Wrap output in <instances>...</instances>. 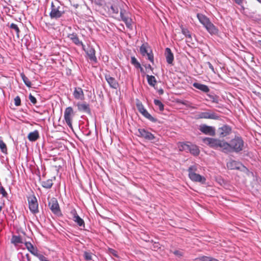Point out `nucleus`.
Wrapping results in <instances>:
<instances>
[{
	"instance_id": "f257e3e1",
	"label": "nucleus",
	"mask_w": 261,
	"mask_h": 261,
	"mask_svg": "<svg viewBox=\"0 0 261 261\" xmlns=\"http://www.w3.org/2000/svg\"><path fill=\"white\" fill-rule=\"evenodd\" d=\"M197 17L199 22L211 35L218 34L219 32L218 29L214 25L207 16L201 13H197Z\"/></svg>"
},
{
	"instance_id": "f03ea898",
	"label": "nucleus",
	"mask_w": 261,
	"mask_h": 261,
	"mask_svg": "<svg viewBox=\"0 0 261 261\" xmlns=\"http://www.w3.org/2000/svg\"><path fill=\"white\" fill-rule=\"evenodd\" d=\"M197 168L196 165L191 166L188 169L189 177L190 179L194 182H199L201 184H204L206 181L205 178L196 173Z\"/></svg>"
},
{
	"instance_id": "7ed1b4c3",
	"label": "nucleus",
	"mask_w": 261,
	"mask_h": 261,
	"mask_svg": "<svg viewBox=\"0 0 261 261\" xmlns=\"http://www.w3.org/2000/svg\"><path fill=\"white\" fill-rule=\"evenodd\" d=\"M230 146L229 152H239L242 151L244 147V141L241 137H236L229 143Z\"/></svg>"
},
{
	"instance_id": "20e7f679",
	"label": "nucleus",
	"mask_w": 261,
	"mask_h": 261,
	"mask_svg": "<svg viewBox=\"0 0 261 261\" xmlns=\"http://www.w3.org/2000/svg\"><path fill=\"white\" fill-rule=\"evenodd\" d=\"M241 11L243 14L255 21L261 20V15L256 13L255 8L252 6L247 7H241Z\"/></svg>"
},
{
	"instance_id": "39448f33",
	"label": "nucleus",
	"mask_w": 261,
	"mask_h": 261,
	"mask_svg": "<svg viewBox=\"0 0 261 261\" xmlns=\"http://www.w3.org/2000/svg\"><path fill=\"white\" fill-rule=\"evenodd\" d=\"M140 52L143 56H147V59L152 64L154 63L153 54L147 43H143L140 48Z\"/></svg>"
},
{
	"instance_id": "423d86ee",
	"label": "nucleus",
	"mask_w": 261,
	"mask_h": 261,
	"mask_svg": "<svg viewBox=\"0 0 261 261\" xmlns=\"http://www.w3.org/2000/svg\"><path fill=\"white\" fill-rule=\"evenodd\" d=\"M29 208L30 211L34 214L39 212L38 203L35 196L33 194L28 197Z\"/></svg>"
},
{
	"instance_id": "0eeeda50",
	"label": "nucleus",
	"mask_w": 261,
	"mask_h": 261,
	"mask_svg": "<svg viewBox=\"0 0 261 261\" xmlns=\"http://www.w3.org/2000/svg\"><path fill=\"white\" fill-rule=\"evenodd\" d=\"M74 116V112L72 107L66 108L64 111V118L67 125L72 128V120Z\"/></svg>"
},
{
	"instance_id": "6e6552de",
	"label": "nucleus",
	"mask_w": 261,
	"mask_h": 261,
	"mask_svg": "<svg viewBox=\"0 0 261 261\" xmlns=\"http://www.w3.org/2000/svg\"><path fill=\"white\" fill-rule=\"evenodd\" d=\"M136 106L139 112L146 118L148 119L151 122H156V119L153 117L144 108L142 103L137 100L136 102Z\"/></svg>"
},
{
	"instance_id": "1a4fd4ad",
	"label": "nucleus",
	"mask_w": 261,
	"mask_h": 261,
	"mask_svg": "<svg viewBox=\"0 0 261 261\" xmlns=\"http://www.w3.org/2000/svg\"><path fill=\"white\" fill-rule=\"evenodd\" d=\"M64 13V11L61 10V7L59 5H56L51 4V11L49 15L51 19H58L60 18Z\"/></svg>"
},
{
	"instance_id": "9d476101",
	"label": "nucleus",
	"mask_w": 261,
	"mask_h": 261,
	"mask_svg": "<svg viewBox=\"0 0 261 261\" xmlns=\"http://www.w3.org/2000/svg\"><path fill=\"white\" fill-rule=\"evenodd\" d=\"M180 150L189 151L191 153L195 156L199 155L200 153L198 146L193 144L189 145L186 143H182L180 147Z\"/></svg>"
},
{
	"instance_id": "9b49d317",
	"label": "nucleus",
	"mask_w": 261,
	"mask_h": 261,
	"mask_svg": "<svg viewBox=\"0 0 261 261\" xmlns=\"http://www.w3.org/2000/svg\"><path fill=\"white\" fill-rule=\"evenodd\" d=\"M197 118L199 119H210L218 120L219 119V116L215 113L211 111L207 112H200L197 115Z\"/></svg>"
},
{
	"instance_id": "f8f14e48",
	"label": "nucleus",
	"mask_w": 261,
	"mask_h": 261,
	"mask_svg": "<svg viewBox=\"0 0 261 261\" xmlns=\"http://www.w3.org/2000/svg\"><path fill=\"white\" fill-rule=\"evenodd\" d=\"M48 206L51 212L56 215H59L61 213L59 205L56 198H53L48 202Z\"/></svg>"
},
{
	"instance_id": "ddd939ff",
	"label": "nucleus",
	"mask_w": 261,
	"mask_h": 261,
	"mask_svg": "<svg viewBox=\"0 0 261 261\" xmlns=\"http://www.w3.org/2000/svg\"><path fill=\"white\" fill-rule=\"evenodd\" d=\"M139 137L144 138L148 140H152L155 138L154 136L150 132L146 130L144 128H139L138 130Z\"/></svg>"
},
{
	"instance_id": "4468645a",
	"label": "nucleus",
	"mask_w": 261,
	"mask_h": 261,
	"mask_svg": "<svg viewBox=\"0 0 261 261\" xmlns=\"http://www.w3.org/2000/svg\"><path fill=\"white\" fill-rule=\"evenodd\" d=\"M199 130L201 132L205 135H209L213 136L215 135V129L214 127L206 125V124H202L200 125Z\"/></svg>"
},
{
	"instance_id": "2eb2a0df",
	"label": "nucleus",
	"mask_w": 261,
	"mask_h": 261,
	"mask_svg": "<svg viewBox=\"0 0 261 261\" xmlns=\"http://www.w3.org/2000/svg\"><path fill=\"white\" fill-rule=\"evenodd\" d=\"M203 142L211 147L217 148H218L219 139L206 137L203 139Z\"/></svg>"
},
{
	"instance_id": "dca6fc26",
	"label": "nucleus",
	"mask_w": 261,
	"mask_h": 261,
	"mask_svg": "<svg viewBox=\"0 0 261 261\" xmlns=\"http://www.w3.org/2000/svg\"><path fill=\"white\" fill-rule=\"evenodd\" d=\"M203 142L211 147L217 148H218L219 139L206 137L203 139Z\"/></svg>"
},
{
	"instance_id": "f3484780",
	"label": "nucleus",
	"mask_w": 261,
	"mask_h": 261,
	"mask_svg": "<svg viewBox=\"0 0 261 261\" xmlns=\"http://www.w3.org/2000/svg\"><path fill=\"white\" fill-rule=\"evenodd\" d=\"M85 52L86 53L89 59L91 61H92L94 63H97V60L95 56V50L92 47L88 46L87 48L84 47V49H83Z\"/></svg>"
},
{
	"instance_id": "a211bd4d",
	"label": "nucleus",
	"mask_w": 261,
	"mask_h": 261,
	"mask_svg": "<svg viewBox=\"0 0 261 261\" xmlns=\"http://www.w3.org/2000/svg\"><path fill=\"white\" fill-rule=\"evenodd\" d=\"M231 131L230 127L228 125H224L218 129V133L220 138L225 137L229 135Z\"/></svg>"
},
{
	"instance_id": "6ab92c4d",
	"label": "nucleus",
	"mask_w": 261,
	"mask_h": 261,
	"mask_svg": "<svg viewBox=\"0 0 261 261\" xmlns=\"http://www.w3.org/2000/svg\"><path fill=\"white\" fill-rule=\"evenodd\" d=\"M105 79L111 88L115 89L118 88L119 84L114 77L111 76L109 74H106Z\"/></svg>"
},
{
	"instance_id": "aec40b11",
	"label": "nucleus",
	"mask_w": 261,
	"mask_h": 261,
	"mask_svg": "<svg viewBox=\"0 0 261 261\" xmlns=\"http://www.w3.org/2000/svg\"><path fill=\"white\" fill-rule=\"evenodd\" d=\"M73 95L76 99L83 100L85 98L83 90L81 87H75L74 88Z\"/></svg>"
},
{
	"instance_id": "412c9836",
	"label": "nucleus",
	"mask_w": 261,
	"mask_h": 261,
	"mask_svg": "<svg viewBox=\"0 0 261 261\" xmlns=\"http://www.w3.org/2000/svg\"><path fill=\"white\" fill-rule=\"evenodd\" d=\"M24 244L28 251H30L34 255L38 257V255H41V254L38 253L37 248L34 247L31 243L29 242H26Z\"/></svg>"
},
{
	"instance_id": "4be33fe9",
	"label": "nucleus",
	"mask_w": 261,
	"mask_h": 261,
	"mask_svg": "<svg viewBox=\"0 0 261 261\" xmlns=\"http://www.w3.org/2000/svg\"><path fill=\"white\" fill-rule=\"evenodd\" d=\"M165 57L166 61L169 64H172L174 60V56L170 48L167 47L165 49Z\"/></svg>"
},
{
	"instance_id": "5701e85b",
	"label": "nucleus",
	"mask_w": 261,
	"mask_h": 261,
	"mask_svg": "<svg viewBox=\"0 0 261 261\" xmlns=\"http://www.w3.org/2000/svg\"><path fill=\"white\" fill-rule=\"evenodd\" d=\"M120 16L121 19L125 22L127 27L130 28L132 27V19L125 14L124 11L121 10L120 11Z\"/></svg>"
},
{
	"instance_id": "b1692460",
	"label": "nucleus",
	"mask_w": 261,
	"mask_h": 261,
	"mask_svg": "<svg viewBox=\"0 0 261 261\" xmlns=\"http://www.w3.org/2000/svg\"><path fill=\"white\" fill-rule=\"evenodd\" d=\"M68 38L72 40V41L77 45H82L83 49H84L85 45L83 44L82 41H80L77 36L75 34H69Z\"/></svg>"
},
{
	"instance_id": "393cba45",
	"label": "nucleus",
	"mask_w": 261,
	"mask_h": 261,
	"mask_svg": "<svg viewBox=\"0 0 261 261\" xmlns=\"http://www.w3.org/2000/svg\"><path fill=\"white\" fill-rule=\"evenodd\" d=\"M229 143L224 141V140H219L218 147L222 148V151L224 153H229Z\"/></svg>"
},
{
	"instance_id": "a878e982",
	"label": "nucleus",
	"mask_w": 261,
	"mask_h": 261,
	"mask_svg": "<svg viewBox=\"0 0 261 261\" xmlns=\"http://www.w3.org/2000/svg\"><path fill=\"white\" fill-rule=\"evenodd\" d=\"M241 164L236 161H230L227 163V167L230 170L239 169Z\"/></svg>"
},
{
	"instance_id": "bb28decb",
	"label": "nucleus",
	"mask_w": 261,
	"mask_h": 261,
	"mask_svg": "<svg viewBox=\"0 0 261 261\" xmlns=\"http://www.w3.org/2000/svg\"><path fill=\"white\" fill-rule=\"evenodd\" d=\"M193 86L195 88L199 89L203 92L207 93L210 91L208 87L205 85L198 83H193Z\"/></svg>"
},
{
	"instance_id": "cd10ccee",
	"label": "nucleus",
	"mask_w": 261,
	"mask_h": 261,
	"mask_svg": "<svg viewBox=\"0 0 261 261\" xmlns=\"http://www.w3.org/2000/svg\"><path fill=\"white\" fill-rule=\"evenodd\" d=\"M77 107L79 111L84 112L86 113H90V109L88 104L86 103H77Z\"/></svg>"
},
{
	"instance_id": "c85d7f7f",
	"label": "nucleus",
	"mask_w": 261,
	"mask_h": 261,
	"mask_svg": "<svg viewBox=\"0 0 261 261\" xmlns=\"http://www.w3.org/2000/svg\"><path fill=\"white\" fill-rule=\"evenodd\" d=\"M39 138V134L38 130H36L31 132L28 136V139L32 142L36 141Z\"/></svg>"
},
{
	"instance_id": "c756f323",
	"label": "nucleus",
	"mask_w": 261,
	"mask_h": 261,
	"mask_svg": "<svg viewBox=\"0 0 261 261\" xmlns=\"http://www.w3.org/2000/svg\"><path fill=\"white\" fill-rule=\"evenodd\" d=\"M146 77L148 84L150 86L154 87L157 82L155 77L153 75H147Z\"/></svg>"
},
{
	"instance_id": "7c9ffc66",
	"label": "nucleus",
	"mask_w": 261,
	"mask_h": 261,
	"mask_svg": "<svg viewBox=\"0 0 261 261\" xmlns=\"http://www.w3.org/2000/svg\"><path fill=\"white\" fill-rule=\"evenodd\" d=\"M53 185V182L52 179H48L47 180H46L45 181H42L41 182V185L42 186L46 189H50L51 188Z\"/></svg>"
},
{
	"instance_id": "2f4dec72",
	"label": "nucleus",
	"mask_w": 261,
	"mask_h": 261,
	"mask_svg": "<svg viewBox=\"0 0 261 261\" xmlns=\"http://www.w3.org/2000/svg\"><path fill=\"white\" fill-rule=\"evenodd\" d=\"M10 28L12 30V31H14L16 33L17 37L19 38V33L20 31L18 25L16 24L12 23L10 24Z\"/></svg>"
},
{
	"instance_id": "473e14b6",
	"label": "nucleus",
	"mask_w": 261,
	"mask_h": 261,
	"mask_svg": "<svg viewBox=\"0 0 261 261\" xmlns=\"http://www.w3.org/2000/svg\"><path fill=\"white\" fill-rule=\"evenodd\" d=\"M75 222L77 223V224L80 226H83V227H85V222L84 220L80 217L79 215L76 216L74 219H72Z\"/></svg>"
},
{
	"instance_id": "72a5a7b5",
	"label": "nucleus",
	"mask_w": 261,
	"mask_h": 261,
	"mask_svg": "<svg viewBox=\"0 0 261 261\" xmlns=\"http://www.w3.org/2000/svg\"><path fill=\"white\" fill-rule=\"evenodd\" d=\"M197 261H219L217 259L212 257L203 256L196 259Z\"/></svg>"
},
{
	"instance_id": "f704fd0d",
	"label": "nucleus",
	"mask_w": 261,
	"mask_h": 261,
	"mask_svg": "<svg viewBox=\"0 0 261 261\" xmlns=\"http://www.w3.org/2000/svg\"><path fill=\"white\" fill-rule=\"evenodd\" d=\"M21 77L23 81V82L24 83L25 85L28 87H31V86H32V83L31 82V81L29 80V79L24 75V73H21Z\"/></svg>"
},
{
	"instance_id": "c9c22d12",
	"label": "nucleus",
	"mask_w": 261,
	"mask_h": 261,
	"mask_svg": "<svg viewBox=\"0 0 261 261\" xmlns=\"http://www.w3.org/2000/svg\"><path fill=\"white\" fill-rule=\"evenodd\" d=\"M11 243L14 244L22 243L21 238L20 236H13L11 239Z\"/></svg>"
},
{
	"instance_id": "e433bc0d",
	"label": "nucleus",
	"mask_w": 261,
	"mask_h": 261,
	"mask_svg": "<svg viewBox=\"0 0 261 261\" xmlns=\"http://www.w3.org/2000/svg\"><path fill=\"white\" fill-rule=\"evenodd\" d=\"M93 253L90 252H88V251H84V257L85 258V260H86L87 261H91L92 260V259H93V257H92V256H93Z\"/></svg>"
},
{
	"instance_id": "4c0bfd02",
	"label": "nucleus",
	"mask_w": 261,
	"mask_h": 261,
	"mask_svg": "<svg viewBox=\"0 0 261 261\" xmlns=\"http://www.w3.org/2000/svg\"><path fill=\"white\" fill-rule=\"evenodd\" d=\"M0 149L3 153H7V148L6 144L3 141V140L0 139Z\"/></svg>"
},
{
	"instance_id": "58836bf2",
	"label": "nucleus",
	"mask_w": 261,
	"mask_h": 261,
	"mask_svg": "<svg viewBox=\"0 0 261 261\" xmlns=\"http://www.w3.org/2000/svg\"><path fill=\"white\" fill-rule=\"evenodd\" d=\"M154 103L156 106L159 107V109L161 111H163L164 110V105L160 100L154 99Z\"/></svg>"
},
{
	"instance_id": "ea45409f",
	"label": "nucleus",
	"mask_w": 261,
	"mask_h": 261,
	"mask_svg": "<svg viewBox=\"0 0 261 261\" xmlns=\"http://www.w3.org/2000/svg\"><path fill=\"white\" fill-rule=\"evenodd\" d=\"M131 63L135 66L136 68L140 67V64L138 62L135 57H131Z\"/></svg>"
},
{
	"instance_id": "a19ab883",
	"label": "nucleus",
	"mask_w": 261,
	"mask_h": 261,
	"mask_svg": "<svg viewBox=\"0 0 261 261\" xmlns=\"http://www.w3.org/2000/svg\"><path fill=\"white\" fill-rule=\"evenodd\" d=\"M151 249L154 251H158L161 249V245L158 242H154L151 247Z\"/></svg>"
},
{
	"instance_id": "79ce46f5",
	"label": "nucleus",
	"mask_w": 261,
	"mask_h": 261,
	"mask_svg": "<svg viewBox=\"0 0 261 261\" xmlns=\"http://www.w3.org/2000/svg\"><path fill=\"white\" fill-rule=\"evenodd\" d=\"M77 215H78L77 214L76 211L74 208H71L70 210V211L69 212V216L71 219H74V218Z\"/></svg>"
},
{
	"instance_id": "37998d69",
	"label": "nucleus",
	"mask_w": 261,
	"mask_h": 261,
	"mask_svg": "<svg viewBox=\"0 0 261 261\" xmlns=\"http://www.w3.org/2000/svg\"><path fill=\"white\" fill-rule=\"evenodd\" d=\"M181 32L182 33V34L185 35V36H186L189 38H191V35L190 34V32L189 31V30L188 29L182 28L181 29Z\"/></svg>"
},
{
	"instance_id": "c03bdc74",
	"label": "nucleus",
	"mask_w": 261,
	"mask_h": 261,
	"mask_svg": "<svg viewBox=\"0 0 261 261\" xmlns=\"http://www.w3.org/2000/svg\"><path fill=\"white\" fill-rule=\"evenodd\" d=\"M0 192L2 194L3 197H7L8 194L7 192L5 191L4 188L2 186V185H0Z\"/></svg>"
},
{
	"instance_id": "a18cd8bd",
	"label": "nucleus",
	"mask_w": 261,
	"mask_h": 261,
	"mask_svg": "<svg viewBox=\"0 0 261 261\" xmlns=\"http://www.w3.org/2000/svg\"><path fill=\"white\" fill-rule=\"evenodd\" d=\"M14 103L16 106H19L21 105V99L19 96H17L14 98Z\"/></svg>"
},
{
	"instance_id": "49530a36",
	"label": "nucleus",
	"mask_w": 261,
	"mask_h": 261,
	"mask_svg": "<svg viewBox=\"0 0 261 261\" xmlns=\"http://www.w3.org/2000/svg\"><path fill=\"white\" fill-rule=\"evenodd\" d=\"M29 99L31 101V102L33 104V105H35L37 103V99L34 96H33L31 94H30L29 95Z\"/></svg>"
},
{
	"instance_id": "de8ad7c7",
	"label": "nucleus",
	"mask_w": 261,
	"mask_h": 261,
	"mask_svg": "<svg viewBox=\"0 0 261 261\" xmlns=\"http://www.w3.org/2000/svg\"><path fill=\"white\" fill-rule=\"evenodd\" d=\"M38 257L40 261H49L47 257L44 256L43 255H38Z\"/></svg>"
},
{
	"instance_id": "09e8293b",
	"label": "nucleus",
	"mask_w": 261,
	"mask_h": 261,
	"mask_svg": "<svg viewBox=\"0 0 261 261\" xmlns=\"http://www.w3.org/2000/svg\"><path fill=\"white\" fill-rule=\"evenodd\" d=\"M206 64L208 65V67L211 69L213 73H215L216 72L214 68V66L212 65V64L210 62H207Z\"/></svg>"
},
{
	"instance_id": "8fccbe9b",
	"label": "nucleus",
	"mask_w": 261,
	"mask_h": 261,
	"mask_svg": "<svg viewBox=\"0 0 261 261\" xmlns=\"http://www.w3.org/2000/svg\"><path fill=\"white\" fill-rule=\"evenodd\" d=\"M174 254L178 256H181L182 255V253L179 250H175L173 252Z\"/></svg>"
},
{
	"instance_id": "3c124183",
	"label": "nucleus",
	"mask_w": 261,
	"mask_h": 261,
	"mask_svg": "<svg viewBox=\"0 0 261 261\" xmlns=\"http://www.w3.org/2000/svg\"><path fill=\"white\" fill-rule=\"evenodd\" d=\"M233 1L237 4L241 6V7L242 6V5L243 4V0H233Z\"/></svg>"
},
{
	"instance_id": "603ef678",
	"label": "nucleus",
	"mask_w": 261,
	"mask_h": 261,
	"mask_svg": "<svg viewBox=\"0 0 261 261\" xmlns=\"http://www.w3.org/2000/svg\"><path fill=\"white\" fill-rule=\"evenodd\" d=\"M146 68L150 69L151 71H152L153 69V68L151 67V66L150 64L148 65L147 66H146Z\"/></svg>"
},
{
	"instance_id": "864d4df0",
	"label": "nucleus",
	"mask_w": 261,
	"mask_h": 261,
	"mask_svg": "<svg viewBox=\"0 0 261 261\" xmlns=\"http://www.w3.org/2000/svg\"><path fill=\"white\" fill-rule=\"evenodd\" d=\"M257 44H258V47H261V40H258L257 41Z\"/></svg>"
},
{
	"instance_id": "5fc2aeb1",
	"label": "nucleus",
	"mask_w": 261,
	"mask_h": 261,
	"mask_svg": "<svg viewBox=\"0 0 261 261\" xmlns=\"http://www.w3.org/2000/svg\"><path fill=\"white\" fill-rule=\"evenodd\" d=\"M138 68H140V71L141 72H143L144 73V69H143V68L141 67V66L140 65V67H139Z\"/></svg>"
},
{
	"instance_id": "6e6d98bb",
	"label": "nucleus",
	"mask_w": 261,
	"mask_h": 261,
	"mask_svg": "<svg viewBox=\"0 0 261 261\" xmlns=\"http://www.w3.org/2000/svg\"><path fill=\"white\" fill-rule=\"evenodd\" d=\"M159 93H160V94H163V90L162 89L160 90L159 91Z\"/></svg>"
},
{
	"instance_id": "4d7b16f0",
	"label": "nucleus",
	"mask_w": 261,
	"mask_h": 261,
	"mask_svg": "<svg viewBox=\"0 0 261 261\" xmlns=\"http://www.w3.org/2000/svg\"><path fill=\"white\" fill-rule=\"evenodd\" d=\"M180 103L183 105H186V101H182V102H180Z\"/></svg>"
},
{
	"instance_id": "13d9d810",
	"label": "nucleus",
	"mask_w": 261,
	"mask_h": 261,
	"mask_svg": "<svg viewBox=\"0 0 261 261\" xmlns=\"http://www.w3.org/2000/svg\"><path fill=\"white\" fill-rule=\"evenodd\" d=\"M258 2H259V3H261V1L260 0H257Z\"/></svg>"
}]
</instances>
